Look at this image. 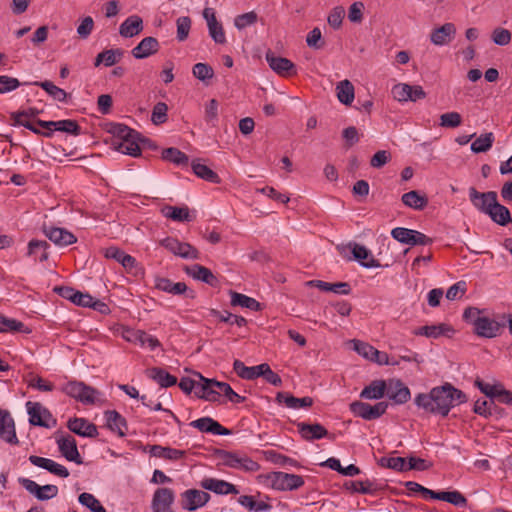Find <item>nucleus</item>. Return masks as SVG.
I'll return each mask as SVG.
<instances>
[{
    "mask_svg": "<svg viewBox=\"0 0 512 512\" xmlns=\"http://www.w3.org/2000/svg\"><path fill=\"white\" fill-rule=\"evenodd\" d=\"M466 401V394L450 383L434 387L429 393H419L414 398V403L418 408L427 413L444 417L453 407Z\"/></svg>",
    "mask_w": 512,
    "mask_h": 512,
    "instance_id": "1",
    "label": "nucleus"
},
{
    "mask_svg": "<svg viewBox=\"0 0 512 512\" xmlns=\"http://www.w3.org/2000/svg\"><path fill=\"white\" fill-rule=\"evenodd\" d=\"M463 319L473 326V331L477 336L483 338L497 337L503 327L496 320L483 316L482 311L476 307L466 308Z\"/></svg>",
    "mask_w": 512,
    "mask_h": 512,
    "instance_id": "2",
    "label": "nucleus"
},
{
    "mask_svg": "<svg viewBox=\"0 0 512 512\" xmlns=\"http://www.w3.org/2000/svg\"><path fill=\"white\" fill-rule=\"evenodd\" d=\"M61 391L84 405H95L101 402L102 393L82 381H68L61 387Z\"/></svg>",
    "mask_w": 512,
    "mask_h": 512,
    "instance_id": "3",
    "label": "nucleus"
},
{
    "mask_svg": "<svg viewBox=\"0 0 512 512\" xmlns=\"http://www.w3.org/2000/svg\"><path fill=\"white\" fill-rule=\"evenodd\" d=\"M118 137L112 142L115 150L122 154L137 157L141 154L139 143L143 141L140 135L127 126H119Z\"/></svg>",
    "mask_w": 512,
    "mask_h": 512,
    "instance_id": "4",
    "label": "nucleus"
},
{
    "mask_svg": "<svg viewBox=\"0 0 512 512\" xmlns=\"http://www.w3.org/2000/svg\"><path fill=\"white\" fill-rule=\"evenodd\" d=\"M267 484L279 491H292L304 485V479L300 475L285 472H272L266 476Z\"/></svg>",
    "mask_w": 512,
    "mask_h": 512,
    "instance_id": "5",
    "label": "nucleus"
},
{
    "mask_svg": "<svg viewBox=\"0 0 512 512\" xmlns=\"http://www.w3.org/2000/svg\"><path fill=\"white\" fill-rule=\"evenodd\" d=\"M219 455L222 464L230 468L242 470L245 472H256L260 468L256 461L252 460L250 457L244 454L221 451Z\"/></svg>",
    "mask_w": 512,
    "mask_h": 512,
    "instance_id": "6",
    "label": "nucleus"
},
{
    "mask_svg": "<svg viewBox=\"0 0 512 512\" xmlns=\"http://www.w3.org/2000/svg\"><path fill=\"white\" fill-rule=\"evenodd\" d=\"M104 256L107 259H113L120 263L123 268L130 274L134 276H139L143 274L142 268L139 266L138 262L134 257L129 254H126L123 250L116 246H110L104 249Z\"/></svg>",
    "mask_w": 512,
    "mask_h": 512,
    "instance_id": "7",
    "label": "nucleus"
},
{
    "mask_svg": "<svg viewBox=\"0 0 512 512\" xmlns=\"http://www.w3.org/2000/svg\"><path fill=\"white\" fill-rule=\"evenodd\" d=\"M36 125L42 128H45L43 136L51 137L53 131L65 132L71 135H79L81 133V127L75 120L66 119L59 121H44L38 119L36 121Z\"/></svg>",
    "mask_w": 512,
    "mask_h": 512,
    "instance_id": "8",
    "label": "nucleus"
},
{
    "mask_svg": "<svg viewBox=\"0 0 512 512\" xmlns=\"http://www.w3.org/2000/svg\"><path fill=\"white\" fill-rule=\"evenodd\" d=\"M391 236L402 244L408 245H430L432 238L426 236L422 232L404 227H396L392 229Z\"/></svg>",
    "mask_w": 512,
    "mask_h": 512,
    "instance_id": "9",
    "label": "nucleus"
},
{
    "mask_svg": "<svg viewBox=\"0 0 512 512\" xmlns=\"http://www.w3.org/2000/svg\"><path fill=\"white\" fill-rule=\"evenodd\" d=\"M387 408V402H378L375 405H371L369 403L355 401L350 405V409L354 415L364 420L378 419L386 412Z\"/></svg>",
    "mask_w": 512,
    "mask_h": 512,
    "instance_id": "10",
    "label": "nucleus"
},
{
    "mask_svg": "<svg viewBox=\"0 0 512 512\" xmlns=\"http://www.w3.org/2000/svg\"><path fill=\"white\" fill-rule=\"evenodd\" d=\"M18 481L22 487L40 501H46L56 497L59 491L56 485L46 484L40 486L35 481L24 477L19 478Z\"/></svg>",
    "mask_w": 512,
    "mask_h": 512,
    "instance_id": "11",
    "label": "nucleus"
},
{
    "mask_svg": "<svg viewBox=\"0 0 512 512\" xmlns=\"http://www.w3.org/2000/svg\"><path fill=\"white\" fill-rule=\"evenodd\" d=\"M161 246L166 248L168 251L173 253L176 256H179L184 259H198L199 252L193 247L191 244L186 242H180L178 239L173 237H166L161 240Z\"/></svg>",
    "mask_w": 512,
    "mask_h": 512,
    "instance_id": "12",
    "label": "nucleus"
},
{
    "mask_svg": "<svg viewBox=\"0 0 512 512\" xmlns=\"http://www.w3.org/2000/svg\"><path fill=\"white\" fill-rule=\"evenodd\" d=\"M469 199L472 205L485 215L488 214L489 210L493 209L498 201L495 191L479 192L474 187L469 188Z\"/></svg>",
    "mask_w": 512,
    "mask_h": 512,
    "instance_id": "13",
    "label": "nucleus"
},
{
    "mask_svg": "<svg viewBox=\"0 0 512 512\" xmlns=\"http://www.w3.org/2000/svg\"><path fill=\"white\" fill-rule=\"evenodd\" d=\"M26 407L29 414V423L31 425L49 428L51 427L49 421H52L53 425L56 423L50 411L39 402L28 401Z\"/></svg>",
    "mask_w": 512,
    "mask_h": 512,
    "instance_id": "14",
    "label": "nucleus"
},
{
    "mask_svg": "<svg viewBox=\"0 0 512 512\" xmlns=\"http://www.w3.org/2000/svg\"><path fill=\"white\" fill-rule=\"evenodd\" d=\"M230 387L226 382L205 378L203 386L200 387L201 390L198 391V398L211 402L218 401L220 395H224Z\"/></svg>",
    "mask_w": 512,
    "mask_h": 512,
    "instance_id": "15",
    "label": "nucleus"
},
{
    "mask_svg": "<svg viewBox=\"0 0 512 512\" xmlns=\"http://www.w3.org/2000/svg\"><path fill=\"white\" fill-rule=\"evenodd\" d=\"M175 495L170 488H158L155 490L151 502L152 512H174L172 504L174 503Z\"/></svg>",
    "mask_w": 512,
    "mask_h": 512,
    "instance_id": "16",
    "label": "nucleus"
},
{
    "mask_svg": "<svg viewBox=\"0 0 512 512\" xmlns=\"http://www.w3.org/2000/svg\"><path fill=\"white\" fill-rule=\"evenodd\" d=\"M386 385L385 395L395 404L401 405L409 401L411 397L410 389L400 379H389Z\"/></svg>",
    "mask_w": 512,
    "mask_h": 512,
    "instance_id": "17",
    "label": "nucleus"
},
{
    "mask_svg": "<svg viewBox=\"0 0 512 512\" xmlns=\"http://www.w3.org/2000/svg\"><path fill=\"white\" fill-rule=\"evenodd\" d=\"M183 509L195 511L203 507L210 500V495L207 492L197 489H188L181 494Z\"/></svg>",
    "mask_w": 512,
    "mask_h": 512,
    "instance_id": "18",
    "label": "nucleus"
},
{
    "mask_svg": "<svg viewBox=\"0 0 512 512\" xmlns=\"http://www.w3.org/2000/svg\"><path fill=\"white\" fill-rule=\"evenodd\" d=\"M56 443L60 453L68 460L76 464H82V458L79 454L76 440L71 435H62L56 438Z\"/></svg>",
    "mask_w": 512,
    "mask_h": 512,
    "instance_id": "19",
    "label": "nucleus"
},
{
    "mask_svg": "<svg viewBox=\"0 0 512 512\" xmlns=\"http://www.w3.org/2000/svg\"><path fill=\"white\" fill-rule=\"evenodd\" d=\"M155 288L173 295L186 294V297L193 299L195 293L193 290H189L184 282L174 283L168 278L159 277L155 280Z\"/></svg>",
    "mask_w": 512,
    "mask_h": 512,
    "instance_id": "20",
    "label": "nucleus"
},
{
    "mask_svg": "<svg viewBox=\"0 0 512 512\" xmlns=\"http://www.w3.org/2000/svg\"><path fill=\"white\" fill-rule=\"evenodd\" d=\"M29 461L34 466L45 469L58 477L67 478L70 475L68 469L65 466L55 462L52 459L31 455L29 456Z\"/></svg>",
    "mask_w": 512,
    "mask_h": 512,
    "instance_id": "21",
    "label": "nucleus"
},
{
    "mask_svg": "<svg viewBox=\"0 0 512 512\" xmlns=\"http://www.w3.org/2000/svg\"><path fill=\"white\" fill-rule=\"evenodd\" d=\"M456 35V27L448 22L431 31L430 41L436 46L448 45Z\"/></svg>",
    "mask_w": 512,
    "mask_h": 512,
    "instance_id": "22",
    "label": "nucleus"
},
{
    "mask_svg": "<svg viewBox=\"0 0 512 512\" xmlns=\"http://www.w3.org/2000/svg\"><path fill=\"white\" fill-rule=\"evenodd\" d=\"M45 235L58 246H68L77 241L76 236L65 228L45 227Z\"/></svg>",
    "mask_w": 512,
    "mask_h": 512,
    "instance_id": "23",
    "label": "nucleus"
},
{
    "mask_svg": "<svg viewBox=\"0 0 512 512\" xmlns=\"http://www.w3.org/2000/svg\"><path fill=\"white\" fill-rule=\"evenodd\" d=\"M160 44L155 37L143 38L137 46H135L131 53L136 59H145L149 56L156 54L159 51Z\"/></svg>",
    "mask_w": 512,
    "mask_h": 512,
    "instance_id": "24",
    "label": "nucleus"
},
{
    "mask_svg": "<svg viewBox=\"0 0 512 512\" xmlns=\"http://www.w3.org/2000/svg\"><path fill=\"white\" fill-rule=\"evenodd\" d=\"M67 427L71 432L79 436L94 438L98 435L96 425L88 422L84 418L74 417L70 419L67 423Z\"/></svg>",
    "mask_w": 512,
    "mask_h": 512,
    "instance_id": "25",
    "label": "nucleus"
},
{
    "mask_svg": "<svg viewBox=\"0 0 512 512\" xmlns=\"http://www.w3.org/2000/svg\"><path fill=\"white\" fill-rule=\"evenodd\" d=\"M201 487L219 495L238 494L236 486L225 480L205 478L201 481Z\"/></svg>",
    "mask_w": 512,
    "mask_h": 512,
    "instance_id": "26",
    "label": "nucleus"
},
{
    "mask_svg": "<svg viewBox=\"0 0 512 512\" xmlns=\"http://www.w3.org/2000/svg\"><path fill=\"white\" fill-rule=\"evenodd\" d=\"M266 61L270 68L281 76H290L295 74V65L287 58L275 56L272 53L266 54Z\"/></svg>",
    "mask_w": 512,
    "mask_h": 512,
    "instance_id": "27",
    "label": "nucleus"
},
{
    "mask_svg": "<svg viewBox=\"0 0 512 512\" xmlns=\"http://www.w3.org/2000/svg\"><path fill=\"white\" fill-rule=\"evenodd\" d=\"M0 437L9 444H18L14 420L6 411H0Z\"/></svg>",
    "mask_w": 512,
    "mask_h": 512,
    "instance_id": "28",
    "label": "nucleus"
},
{
    "mask_svg": "<svg viewBox=\"0 0 512 512\" xmlns=\"http://www.w3.org/2000/svg\"><path fill=\"white\" fill-rule=\"evenodd\" d=\"M107 428L120 437H124L127 432L126 419L116 410H107L104 412Z\"/></svg>",
    "mask_w": 512,
    "mask_h": 512,
    "instance_id": "29",
    "label": "nucleus"
},
{
    "mask_svg": "<svg viewBox=\"0 0 512 512\" xmlns=\"http://www.w3.org/2000/svg\"><path fill=\"white\" fill-rule=\"evenodd\" d=\"M190 425L201 432L214 435H229L230 431L210 417H202L190 423Z\"/></svg>",
    "mask_w": 512,
    "mask_h": 512,
    "instance_id": "30",
    "label": "nucleus"
},
{
    "mask_svg": "<svg viewBox=\"0 0 512 512\" xmlns=\"http://www.w3.org/2000/svg\"><path fill=\"white\" fill-rule=\"evenodd\" d=\"M297 429L301 437L307 441L319 440L328 435L327 429L321 424H307L300 422L297 424Z\"/></svg>",
    "mask_w": 512,
    "mask_h": 512,
    "instance_id": "31",
    "label": "nucleus"
},
{
    "mask_svg": "<svg viewBox=\"0 0 512 512\" xmlns=\"http://www.w3.org/2000/svg\"><path fill=\"white\" fill-rule=\"evenodd\" d=\"M186 272L194 279L200 280L212 287H216L219 284L218 278L212 273V271L202 265L194 264L188 267Z\"/></svg>",
    "mask_w": 512,
    "mask_h": 512,
    "instance_id": "32",
    "label": "nucleus"
},
{
    "mask_svg": "<svg viewBox=\"0 0 512 512\" xmlns=\"http://www.w3.org/2000/svg\"><path fill=\"white\" fill-rule=\"evenodd\" d=\"M353 260H357L365 268H377L380 267V263L376 260L371 251L365 246L358 243H354L352 250Z\"/></svg>",
    "mask_w": 512,
    "mask_h": 512,
    "instance_id": "33",
    "label": "nucleus"
},
{
    "mask_svg": "<svg viewBox=\"0 0 512 512\" xmlns=\"http://www.w3.org/2000/svg\"><path fill=\"white\" fill-rule=\"evenodd\" d=\"M143 30V20L137 15L126 18L119 27V33L122 37L131 38L138 35Z\"/></svg>",
    "mask_w": 512,
    "mask_h": 512,
    "instance_id": "34",
    "label": "nucleus"
},
{
    "mask_svg": "<svg viewBox=\"0 0 512 512\" xmlns=\"http://www.w3.org/2000/svg\"><path fill=\"white\" fill-rule=\"evenodd\" d=\"M276 401L279 404H285L291 409L306 408L313 404V399L311 397L306 396L303 398H297L285 392H278L276 395Z\"/></svg>",
    "mask_w": 512,
    "mask_h": 512,
    "instance_id": "35",
    "label": "nucleus"
},
{
    "mask_svg": "<svg viewBox=\"0 0 512 512\" xmlns=\"http://www.w3.org/2000/svg\"><path fill=\"white\" fill-rule=\"evenodd\" d=\"M39 111L36 108H29L28 110L17 111L11 113V119L13 120V125L23 126L35 134L43 135L44 132L40 131L35 124L30 121L24 120V116H37Z\"/></svg>",
    "mask_w": 512,
    "mask_h": 512,
    "instance_id": "36",
    "label": "nucleus"
},
{
    "mask_svg": "<svg viewBox=\"0 0 512 512\" xmlns=\"http://www.w3.org/2000/svg\"><path fill=\"white\" fill-rule=\"evenodd\" d=\"M454 329L448 324H438V325H426L418 328L414 331L415 335H421L428 338H438L441 335H449L453 333Z\"/></svg>",
    "mask_w": 512,
    "mask_h": 512,
    "instance_id": "37",
    "label": "nucleus"
},
{
    "mask_svg": "<svg viewBox=\"0 0 512 512\" xmlns=\"http://www.w3.org/2000/svg\"><path fill=\"white\" fill-rule=\"evenodd\" d=\"M161 213L164 217L168 219H172L177 222H190L193 220V217L190 214L189 208L186 206L177 207V206H164L161 209Z\"/></svg>",
    "mask_w": 512,
    "mask_h": 512,
    "instance_id": "38",
    "label": "nucleus"
},
{
    "mask_svg": "<svg viewBox=\"0 0 512 512\" xmlns=\"http://www.w3.org/2000/svg\"><path fill=\"white\" fill-rule=\"evenodd\" d=\"M386 390V381L374 380L361 391L360 397L363 399L378 400L385 395Z\"/></svg>",
    "mask_w": 512,
    "mask_h": 512,
    "instance_id": "39",
    "label": "nucleus"
},
{
    "mask_svg": "<svg viewBox=\"0 0 512 512\" xmlns=\"http://www.w3.org/2000/svg\"><path fill=\"white\" fill-rule=\"evenodd\" d=\"M146 375L156 381L161 387L166 388L173 386L177 383L175 376L169 374L165 370L157 367H153L146 370Z\"/></svg>",
    "mask_w": 512,
    "mask_h": 512,
    "instance_id": "40",
    "label": "nucleus"
},
{
    "mask_svg": "<svg viewBox=\"0 0 512 512\" xmlns=\"http://www.w3.org/2000/svg\"><path fill=\"white\" fill-rule=\"evenodd\" d=\"M309 285L315 286L321 291L334 292L336 294L347 295L350 293V285L346 282L329 283L321 280H312Z\"/></svg>",
    "mask_w": 512,
    "mask_h": 512,
    "instance_id": "41",
    "label": "nucleus"
},
{
    "mask_svg": "<svg viewBox=\"0 0 512 512\" xmlns=\"http://www.w3.org/2000/svg\"><path fill=\"white\" fill-rule=\"evenodd\" d=\"M49 244L43 240H31L28 243V256L34 257L36 261L44 262L48 259L47 249Z\"/></svg>",
    "mask_w": 512,
    "mask_h": 512,
    "instance_id": "42",
    "label": "nucleus"
},
{
    "mask_svg": "<svg viewBox=\"0 0 512 512\" xmlns=\"http://www.w3.org/2000/svg\"><path fill=\"white\" fill-rule=\"evenodd\" d=\"M191 167L195 175H197L199 178L215 184L220 182L218 174L205 164H202L199 159L193 160Z\"/></svg>",
    "mask_w": 512,
    "mask_h": 512,
    "instance_id": "43",
    "label": "nucleus"
},
{
    "mask_svg": "<svg viewBox=\"0 0 512 512\" xmlns=\"http://www.w3.org/2000/svg\"><path fill=\"white\" fill-rule=\"evenodd\" d=\"M230 296L232 306H240L243 308H248L252 311H259L261 309V304L256 299L247 295L235 291H230Z\"/></svg>",
    "mask_w": 512,
    "mask_h": 512,
    "instance_id": "44",
    "label": "nucleus"
},
{
    "mask_svg": "<svg viewBox=\"0 0 512 512\" xmlns=\"http://www.w3.org/2000/svg\"><path fill=\"white\" fill-rule=\"evenodd\" d=\"M336 94L339 102L350 105L354 100L353 84L347 79L340 81L336 85Z\"/></svg>",
    "mask_w": 512,
    "mask_h": 512,
    "instance_id": "45",
    "label": "nucleus"
},
{
    "mask_svg": "<svg viewBox=\"0 0 512 512\" xmlns=\"http://www.w3.org/2000/svg\"><path fill=\"white\" fill-rule=\"evenodd\" d=\"M487 215L493 222L501 226H506L512 222L510 211L505 206L499 204L498 201L493 209L488 211Z\"/></svg>",
    "mask_w": 512,
    "mask_h": 512,
    "instance_id": "46",
    "label": "nucleus"
},
{
    "mask_svg": "<svg viewBox=\"0 0 512 512\" xmlns=\"http://www.w3.org/2000/svg\"><path fill=\"white\" fill-rule=\"evenodd\" d=\"M495 141V136L492 132L481 134L471 144L470 149L473 153H485L491 149Z\"/></svg>",
    "mask_w": 512,
    "mask_h": 512,
    "instance_id": "47",
    "label": "nucleus"
},
{
    "mask_svg": "<svg viewBox=\"0 0 512 512\" xmlns=\"http://www.w3.org/2000/svg\"><path fill=\"white\" fill-rule=\"evenodd\" d=\"M34 85L41 87L49 96L59 102H66L68 93L62 88L56 86L51 81L34 82Z\"/></svg>",
    "mask_w": 512,
    "mask_h": 512,
    "instance_id": "48",
    "label": "nucleus"
},
{
    "mask_svg": "<svg viewBox=\"0 0 512 512\" xmlns=\"http://www.w3.org/2000/svg\"><path fill=\"white\" fill-rule=\"evenodd\" d=\"M404 205L415 210H422L427 205L428 200L425 196L420 195L417 191H409L402 195L401 198Z\"/></svg>",
    "mask_w": 512,
    "mask_h": 512,
    "instance_id": "49",
    "label": "nucleus"
},
{
    "mask_svg": "<svg viewBox=\"0 0 512 512\" xmlns=\"http://www.w3.org/2000/svg\"><path fill=\"white\" fill-rule=\"evenodd\" d=\"M162 159L178 166L188 165V156L177 148L170 147L162 152Z\"/></svg>",
    "mask_w": 512,
    "mask_h": 512,
    "instance_id": "50",
    "label": "nucleus"
},
{
    "mask_svg": "<svg viewBox=\"0 0 512 512\" xmlns=\"http://www.w3.org/2000/svg\"><path fill=\"white\" fill-rule=\"evenodd\" d=\"M347 490L361 494H373L376 491V484L373 481H348L344 484Z\"/></svg>",
    "mask_w": 512,
    "mask_h": 512,
    "instance_id": "51",
    "label": "nucleus"
},
{
    "mask_svg": "<svg viewBox=\"0 0 512 512\" xmlns=\"http://www.w3.org/2000/svg\"><path fill=\"white\" fill-rule=\"evenodd\" d=\"M122 56V52L120 50H105L99 53L95 59V66H99L103 63L106 67L113 66L116 64L120 57Z\"/></svg>",
    "mask_w": 512,
    "mask_h": 512,
    "instance_id": "52",
    "label": "nucleus"
},
{
    "mask_svg": "<svg viewBox=\"0 0 512 512\" xmlns=\"http://www.w3.org/2000/svg\"><path fill=\"white\" fill-rule=\"evenodd\" d=\"M4 332H24L29 333L30 330L25 327V325L15 319H9L3 316H0V333Z\"/></svg>",
    "mask_w": 512,
    "mask_h": 512,
    "instance_id": "53",
    "label": "nucleus"
},
{
    "mask_svg": "<svg viewBox=\"0 0 512 512\" xmlns=\"http://www.w3.org/2000/svg\"><path fill=\"white\" fill-rule=\"evenodd\" d=\"M78 500L92 512H106L100 501L91 493L84 492L80 494Z\"/></svg>",
    "mask_w": 512,
    "mask_h": 512,
    "instance_id": "54",
    "label": "nucleus"
},
{
    "mask_svg": "<svg viewBox=\"0 0 512 512\" xmlns=\"http://www.w3.org/2000/svg\"><path fill=\"white\" fill-rule=\"evenodd\" d=\"M192 74L198 80L207 83L214 76L212 67L206 63H196L192 68Z\"/></svg>",
    "mask_w": 512,
    "mask_h": 512,
    "instance_id": "55",
    "label": "nucleus"
},
{
    "mask_svg": "<svg viewBox=\"0 0 512 512\" xmlns=\"http://www.w3.org/2000/svg\"><path fill=\"white\" fill-rule=\"evenodd\" d=\"M198 376H199V381H195L191 378L183 377L179 382L180 389L187 394L191 393L192 390H194L195 395L198 397V391L201 390L200 387L203 386L204 380H205V378L203 376H201L200 374H198Z\"/></svg>",
    "mask_w": 512,
    "mask_h": 512,
    "instance_id": "56",
    "label": "nucleus"
},
{
    "mask_svg": "<svg viewBox=\"0 0 512 512\" xmlns=\"http://www.w3.org/2000/svg\"><path fill=\"white\" fill-rule=\"evenodd\" d=\"M258 20V15L254 11H250L234 18V26L238 30H243L246 27L254 25Z\"/></svg>",
    "mask_w": 512,
    "mask_h": 512,
    "instance_id": "57",
    "label": "nucleus"
},
{
    "mask_svg": "<svg viewBox=\"0 0 512 512\" xmlns=\"http://www.w3.org/2000/svg\"><path fill=\"white\" fill-rule=\"evenodd\" d=\"M474 384L483 394H485L490 399H494L498 395L502 386L501 383L497 382L495 384H489L479 378L475 380Z\"/></svg>",
    "mask_w": 512,
    "mask_h": 512,
    "instance_id": "58",
    "label": "nucleus"
},
{
    "mask_svg": "<svg viewBox=\"0 0 512 512\" xmlns=\"http://www.w3.org/2000/svg\"><path fill=\"white\" fill-rule=\"evenodd\" d=\"M176 26L178 41H185L188 38L191 29V19L188 16L179 17L176 20Z\"/></svg>",
    "mask_w": 512,
    "mask_h": 512,
    "instance_id": "59",
    "label": "nucleus"
},
{
    "mask_svg": "<svg viewBox=\"0 0 512 512\" xmlns=\"http://www.w3.org/2000/svg\"><path fill=\"white\" fill-rule=\"evenodd\" d=\"M380 464L383 467L390 468L395 471H406V459L403 457H382Z\"/></svg>",
    "mask_w": 512,
    "mask_h": 512,
    "instance_id": "60",
    "label": "nucleus"
},
{
    "mask_svg": "<svg viewBox=\"0 0 512 512\" xmlns=\"http://www.w3.org/2000/svg\"><path fill=\"white\" fill-rule=\"evenodd\" d=\"M218 101L216 99H211L205 104L204 118L205 121L213 126L216 124L218 120Z\"/></svg>",
    "mask_w": 512,
    "mask_h": 512,
    "instance_id": "61",
    "label": "nucleus"
},
{
    "mask_svg": "<svg viewBox=\"0 0 512 512\" xmlns=\"http://www.w3.org/2000/svg\"><path fill=\"white\" fill-rule=\"evenodd\" d=\"M511 32L508 29L497 27L493 30L492 41L499 46H506L511 42Z\"/></svg>",
    "mask_w": 512,
    "mask_h": 512,
    "instance_id": "62",
    "label": "nucleus"
},
{
    "mask_svg": "<svg viewBox=\"0 0 512 512\" xmlns=\"http://www.w3.org/2000/svg\"><path fill=\"white\" fill-rule=\"evenodd\" d=\"M168 106L164 102H158L152 111L151 120L155 125L162 124L167 121Z\"/></svg>",
    "mask_w": 512,
    "mask_h": 512,
    "instance_id": "63",
    "label": "nucleus"
},
{
    "mask_svg": "<svg viewBox=\"0 0 512 512\" xmlns=\"http://www.w3.org/2000/svg\"><path fill=\"white\" fill-rule=\"evenodd\" d=\"M345 16V9L342 6L334 7L327 18L328 24L333 29H339Z\"/></svg>",
    "mask_w": 512,
    "mask_h": 512,
    "instance_id": "64",
    "label": "nucleus"
}]
</instances>
